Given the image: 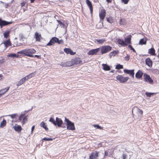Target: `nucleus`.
I'll use <instances>...</instances> for the list:
<instances>
[{
    "instance_id": "f704fd0d",
    "label": "nucleus",
    "mask_w": 159,
    "mask_h": 159,
    "mask_svg": "<svg viewBox=\"0 0 159 159\" xmlns=\"http://www.w3.org/2000/svg\"><path fill=\"white\" fill-rule=\"evenodd\" d=\"M7 122L6 120L4 119L1 122L0 125V127L1 128H3L6 125Z\"/></svg>"
},
{
    "instance_id": "c756f323",
    "label": "nucleus",
    "mask_w": 159,
    "mask_h": 159,
    "mask_svg": "<svg viewBox=\"0 0 159 159\" xmlns=\"http://www.w3.org/2000/svg\"><path fill=\"white\" fill-rule=\"evenodd\" d=\"M40 126L43 128L46 131H47L48 130V129L47 127L46 123L44 122H42L40 123Z\"/></svg>"
},
{
    "instance_id": "5fc2aeb1",
    "label": "nucleus",
    "mask_w": 159,
    "mask_h": 159,
    "mask_svg": "<svg viewBox=\"0 0 159 159\" xmlns=\"http://www.w3.org/2000/svg\"><path fill=\"white\" fill-rule=\"evenodd\" d=\"M108 155V153L107 152L105 151V156H107Z\"/></svg>"
},
{
    "instance_id": "bb28decb",
    "label": "nucleus",
    "mask_w": 159,
    "mask_h": 159,
    "mask_svg": "<svg viewBox=\"0 0 159 159\" xmlns=\"http://www.w3.org/2000/svg\"><path fill=\"white\" fill-rule=\"evenodd\" d=\"M73 65L72 62V60L70 61H66L62 65V66H70Z\"/></svg>"
},
{
    "instance_id": "a18cd8bd",
    "label": "nucleus",
    "mask_w": 159,
    "mask_h": 159,
    "mask_svg": "<svg viewBox=\"0 0 159 159\" xmlns=\"http://www.w3.org/2000/svg\"><path fill=\"white\" fill-rule=\"evenodd\" d=\"M26 3V2H25V1H23L22 2H21L20 3V5H21V7H24L25 6Z\"/></svg>"
},
{
    "instance_id": "f8f14e48",
    "label": "nucleus",
    "mask_w": 159,
    "mask_h": 159,
    "mask_svg": "<svg viewBox=\"0 0 159 159\" xmlns=\"http://www.w3.org/2000/svg\"><path fill=\"white\" fill-rule=\"evenodd\" d=\"M86 2L90 10L92 15L93 14V8L92 2L89 0H86Z\"/></svg>"
},
{
    "instance_id": "39448f33",
    "label": "nucleus",
    "mask_w": 159,
    "mask_h": 159,
    "mask_svg": "<svg viewBox=\"0 0 159 159\" xmlns=\"http://www.w3.org/2000/svg\"><path fill=\"white\" fill-rule=\"evenodd\" d=\"M112 48L109 45L103 46L101 47L100 50L102 54L106 53L111 50Z\"/></svg>"
},
{
    "instance_id": "4be33fe9",
    "label": "nucleus",
    "mask_w": 159,
    "mask_h": 159,
    "mask_svg": "<svg viewBox=\"0 0 159 159\" xmlns=\"http://www.w3.org/2000/svg\"><path fill=\"white\" fill-rule=\"evenodd\" d=\"M132 36L131 35H129L126 37L125 38V43L126 44H127V45L128 44L131 43V39Z\"/></svg>"
},
{
    "instance_id": "c03bdc74",
    "label": "nucleus",
    "mask_w": 159,
    "mask_h": 159,
    "mask_svg": "<svg viewBox=\"0 0 159 159\" xmlns=\"http://www.w3.org/2000/svg\"><path fill=\"white\" fill-rule=\"evenodd\" d=\"M52 139L51 138H44L43 139V140H44L46 141H52Z\"/></svg>"
},
{
    "instance_id": "cd10ccee",
    "label": "nucleus",
    "mask_w": 159,
    "mask_h": 159,
    "mask_svg": "<svg viewBox=\"0 0 159 159\" xmlns=\"http://www.w3.org/2000/svg\"><path fill=\"white\" fill-rule=\"evenodd\" d=\"M148 53L152 56L155 55V51L154 48H152L149 49L148 50Z\"/></svg>"
},
{
    "instance_id": "ddd939ff",
    "label": "nucleus",
    "mask_w": 159,
    "mask_h": 159,
    "mask_svg": "<svg viewBox=\"0 0 159 159\" xmlns=\"http://www.w3.org/2000/svg\"><path fill=\"white\" fill-rule=\"evenodd\" d=\"M100 49V48H98L96 49L90 50L88 52V54L89 55H96L99 51Z\"/></svg>"
},
{
    "instance_id": "f03ea898",
    "label": "nucleus",
    "mask_w": 159,
    "mask_h": 159,
    "mask_svg": "<svg viewBox=\"0 0 159 159\" xmlns=\"http://www.w3.org/2000/svg\"><path fill=\"white\" fill-rule=\"evenodd\" d=\"M55 43H57L58 44H63L64 43V42L63 39L59 40L58 38L54 37L52 38L46 46H54Z\"/></svg>"
},
{
    "instance_id": "b1692460",
    "label": "nucleus",
    "mask_w": 159,
    "mask_h": 159,
    "mask_svg": "<svg viewBox=\"0 0 159 159\" xmlns=\"http://www.w3.org/2000/svg\"><path fill=\"white\" fill-rule=\"evenodd\" d=\"M13 128L18 133L20 132L22 129L21 126L18 125L17 124H16L13 127Z\"/></svg>"
},
{
    "instance_id": "dca6fc26",
    "label": "nucleus",
    "mask_w": 159,
    "mask_h": 159,
    "mask_svg": "<svg viewBox=\"0 0 159 159\" xmlns=\"http://www.w3.org/2000/svg\"><path fill=\"white\" fill-rule=\"evenodd\" d=\"M124 71L125 73L129 74V75L130 76H131V77L134 78V70H130L127 69H125L124 70Z\"/></svg>"
},
{
    "instance_id": "ea45409f",
    "label": "nucleus",
    "mask_w": 159,
    "mask_h": 159,
    "mask_svg": "<svg viewBox=\"0 0 159 159\" xmlns=\"http://www.w3.org/2000/svg\"><path fill=\"white\" fill-rule=\"evenodd\" d=\"M123 68V66L122 65H120V64H118L116 66V69H121Z\"/></svg>"
},
{
    "instance_id": "473e14b6",
    "label": "nucleus",
    "mask_w": 159,
    "mask_h": 159,
    "mask_svg": "<svg viewBox=\"0 0 159 159\" xmlns=\"http://www.w3.org/2000/svg\"><path fill=\"white\" fill-rule=\"evenodd\" d=\"M26 80L25 79V78L24 77L22 78L21 80H20L17 83V86H19L22 84H23L26 81Z\"/></svg>"
},
{
    "instance_id": "8fccbe9b",
    "label": "nucleus",
    "mask_w": 159,
    "mask_h": 159,
    "mask_svg": "<svg viewBox=\"0 0 159 159\" xmlns=\"http://www.w3.org/2000/svg\"><path fill=\"white\" fill-rule=\"evenodd\" d=\"M34 57H37L38 58L41 59V55H35L34 56Z\"/></svg>"
},
{
    "instance_id": "7ed1b4c3",
    "label": "nucleus",
    "mask_w": 159,
    "mask_h": 159,
    "mask_svg": "<svg viewBox=\"0 0 159 159\" xmlns=\"http://www.w3.org/2000/svg\"><path fill=\"white\" fill-rule=\"evenodd\" d=\"M49 121L52 122L55 125H57L58 127H61L63 123L62 120L57 117L56 118V120H55L53 118H50Z\"/></svg>"
},
{
    "instance_id": "f3484780",
    "label": "nucleus",
    "mask_w": 159,
    "mask_h": 159,
    "mask_svg": "<svg viewBox=\"0 0 159 159\" xmlns=\"http://www.w3.org/2000/svg\"><path fill=\"white\" fill-rule=\"evenodd\" d=\"M117 43L121 46L125 47L127 46V44H126L125 41L122 39H118L117 40Z\"/></svg>"
},
{
    "instance_id": "680f3d73",
    "label": "nucleus",
    "mask_w": 159,
    "mask_h": 159,
    "mask_svg": "<svg viewBox=\"0 0 159 159\" xmlns=\"http://www.w3.org/2000/svg\"><path fill=\"white\" fill-rule=\"evenodd\" d=\"M98 0H94V2H98Z\"/></svg>"
},
{
    "instance_id": "603ef678",
    "label": "nucleus",
    "mask_w": 159,
    "mask_h": 159,
    "mask_svg": "<svg viewBox=\"0 0 159 159\" xmlns=\"http://www.w3.org/2000/svg\"><path fill=\"white\" fill-rule=\"evenodd\" d=\"M128 47L130 48V49L131 50L134 48H133L132 46L130 45H129L128 46Z\"/></svg>"
},
{
    "instance_id": "4468645a",
    "label": "nucleus",
    "mask_w": 159,
    "mask_h": 159,
    "mask_svg": "<svg viewBox=\"0 0 159 159\" xmlns=\"http://www.w3.org/2000/svg\"><path fill=\"white\" fill-rule=\"evenodd\" d=\"M8 116L10 117L13 119L12 121L15 122H19V118L18 119V116L17 114L9 115H8Z\"/></svg>"
},
{
    "instance_id": "69168bd1",
    "label": "nucleus",
    "mask_w": 159,
    "mask_h": 159,
    "mask_svg": "<svg viewBox=\"0 0 159 159\" xmlns=\"http://www.w3.org/2000/svg\"><path fill=\"white\" fill-rule=\"evenodd\" d=\"M114 72L113 70H111V73H113Z\"/></svg>"
},
{
    "instance_id": "72a5a7b5",
    "label": "nucleus",
    "mask_w": 159,
    "mask_h": 159,
    "mask_svg": "<svg viewBox=\"0 0 159 159\" xmlns=\"http://www.w3.org/2000/svg\"><path fill=\"white\" fill-rule=\"evenodd\" d=\"M147 42V39L146 38H143L140 40L139 44L143 45L146 44Z\"/></svg>"
},
{
    "instance_id": "4d7b16f0",
    "label": "nucleus",
    "mask_w": 159,
    "mask_h": 159,
    "mask_svg": "<svg viewBox=\"0 0 159 159\" xmlns=\"http://www.w3.org/2000/svg\"><path fill=\"white\" fill-rule=\"evenodd\" d=\"M131 50H132V51H133L134 52H135H135H136V51L135 50V49H134V48H133V49H132Z\"/></svg>"
},
{
    "instance_id": "393cba45",
    "label": "nucleus",
    "mask_w": 159,
    "mask_h": 159,
    "mask_svg": "<svg viewBox=\"0 0 159 159\" xmlns=\"http://www.w3.org/2000/svg\"><path fill=\"white\" fill-rule=\"evenodd\" d=\"M143 75V73L140 70H139L135 74V77L137 79L141 78Z\"/></svg>"
},
{
    "instance_id": "e433bc0d",
    "label": "nucleus",
    "mask_w": 159,
    "mask_h": 159,
    "mask_svg": "<svg viewBox=\"0 0 159 159\" xmlns=\"http://www.w3.org/2000/svg\"><path fill=\"white\" fill-rule=\"evenodd\" d=\"M10 33V31L9 30L5 31L3 34L4 38H7L9 36Z\"/></svg>"
},
{
    "instance_id": "052dcab7",
    "label": "nucleus",
    "mask_w": 159,
    "mask_h": 159,
    "mask_svg": "<svg viewBox=\"0 0 159 159\" xmlns=\"http://www.w3.org/2000/svg\"><path fill=\"white\" fill-rule=\"evenodd\" d=\"M2 75L0 74V80H1V79H2Z\"/></svg>"
},
{
    "instance_id": "37998d69",
    "label": "nucleus",
    "mask_w": 159,
    "mask_h": 159,
    "mask_svg": "<svg viewBox=\"0 0 159 159\" xmlns=\"http://www.w3.org/2000/svg\"><path fill=\"white\" fill-rule=\"evenodd\" d=\"M6 61V60L4 58H2L0 59V65L3 64Z\"/></svg>"
},
{
    "instance_id": "a211bd4d",
    "label": "nucleus",
    "mask_w": 159,
    "mask_h": 159,
    "mask_svg": "<svg viewBox=\"0 0 159 159\" xmlns=\"http://www.w3.org/2000/svg\"><path fill=\"white\" fill-rule=\"evenodd\" d=\"M3 43L4 45V47L5 49H6L9 46H11L12 45L11 43L10 39L6 40Z\"/></svg>"
},
{
    "instance_id": "1a4fd4ad",
    "label": "nucleus",
    "mask_w": 159,
    "mask_h": 159,
    "mask_svg": "<svg viewBox=\"0 0 159 159\" xmlns=\"http://www.w3.org/2000/svg\"><path fill=\"white\" fill-rule=\"evenodd\" d=\"M106 11L104 9H102L101 10L99 13V16L101 21H103L106 16Z\"/></svg>"
},
{
    "instance_id": "de8ad7c7",
    "label": "nucleus",
    "mask_w": 159,
    "mask_h": 159,
    "mask_svg": "<svg viewBox=\"0 0 159 159\" xmlns=\"http://www.w3.org/2000/svg\"><path fill=\"white\" fill-rule=\"evenodd\" d=\"M125 59L126 61H129V56L127 55L125 58Z\"/></svg>"
},
{
    "instance_id": "6ab92c4d",
    "label": "nucleus",
    "mask_w": 159,
    "mask_h": 159,
    "mask_svg": "<svg viewBox=\"0 0 159 159\" xmlns=\"http://www.w3.org/2000/svg\"><path fill=\"white\" fill-rule=\"evenodd\" d=\"M64 51L67 54H70L71 55H74L75 54V52H74L70 48H65L64 49Z\"/></svg>"
},
{
    "instance_id": "3c124183",
    "label": "nucleus",
    "mask_w": 159,
    "mask_h": 159,
    "mask_svg": "<svg viewBox=\"0 0 159 159\" xmlns=\"http://www.w3.org/2000/svg\"><path fill=\"white\" fill-rule=\"evenodd\" d=\"M34 128H35V126H34V125L32 127V128H31V132H32V133H33V131L34 130Z\"/></svg>"
},
{
    "instance_id": "2f4dec72",
    "label": "nucleus",
    "mask_w": 159,
    "mask_h": 159,
    "mask_svg": "<svg viewBox=\"0 0 159 159\" xmlns=\"http://www.w3.org/2000/svg\"><path fill=\"white\" fill-rule=\"evenodd\" d=\"M35 72H34V73H31L29 74L27 76L24 77L25 79L26 80H27L29 79L30 78L32 77H33L35 75Z\"/></svg>"
},
{
    "instance_id": "13d9d810",
    "label": "nucleus",
    "mask_w": 159,
    "mask_h": 159,
    "mask_svg": "<svg viewBox=\"0 0 159 159\" xmlns=\"http://www.w3.org/2000/svg\"><path fill=\"white\" fill-rule=\"evenodd\" d=\"M140 113H141V114L142 115H143V111L142 110H140Z\"/></svg>"
},
{
    "instance_id": "7c9ffc66",
    "label": "nucleus",
    "mask_w": 159,
    "mask_h": 159,
    "mask_svg": "<svg viewBox=\"0 0 159 159\" xmlns=\"http://www.w3.org/2000/svg\"><path fill=\"white\" fill-rule=\"evenodd\" d=\"M7 57H10L11 58H18L19 57V55H17L15 53H11L7 55Z\"/></svg>"
},
{
    "instance_id": "c9c22d12",
    "label": "nucleus",
    "mask_w": 159,
    "mask_h": 159,
    "mask_svg": "<svg viewBox=\"0 0 159 159\" xmlns=\"http://www.w3.org/2000/svg\"><path fill=\"white\" fill-rule=\"evenodd\" d=\"M96 41L99 44H102L105 42L106 40L105 39H96Z\"/></svg>"
},
{
    "instance_id": "9b49d317",
    "label": "nucleus",
    "mask_w": 159,
    "mask_h": 159,
    "mask_svg": "<svg viewBox=\"0 0 159 159\" xmlns=\"http://www.w3.org/2000/svg\"><path fill=\"white\" fill-rule=\"evenodd\" d=\"M12 21L8 22L5 20H3L0 18V26L2 27L3 26H6L9 24L12 23Z\"/></svg>"
},
{
    "instance_id": "09e8293b",
    "label": "nucleus",
    "mask_w": 159,
    "mask_h": 159,
    "mask_svg": "<svg viewBox=\"0 0 159 159\" xmlns=\"http://www.w3.org/2000/svg\"><path fill=\"white\" fill-rule=\"evenodd\" d=\"M57 22L60 25H64V24L61 21L59 20H58Z\"/></svg>"
},
{
    "instance_id": "4c0bfd02",
    "label": "nucleus",
    "mask_w": 159,
    "mask_h": 159,
    "mask_svg": "<svg viewBox=\"0 0 159 159\" xmlns=\"http://www.w3.org/2000/svg\"><path fill=\"white\" fill-rule=\"evenodd\" d=\"M22 45L21 43H18L17 41H15L14 42V45L12 47L20 46Z\"/></svg>"
},
{
    "instance_id": "0eeeda50",
    "label": "nucleus",
    "mask_w": 159,
    "mask_h": 159,
    "mask_svg": "<svg viewBox=\"0 0 159 159\" xmlns=\"http://www.w3.org/2000/svg\"><path fill=\"white\" fill-rule=\"evenodd\" d=\"M116 79L120 83H124L127 81L129 79V77H125L122 75H118L117 76Z\"/></svg>"
},
{
    "instance_id": "0e129e2a",
    "label": "nucleus",
    "mask_w": 159,
    "mask_h": 159,
    "mask_svg": "<svg viewBox=\"0 0 159 159\" xmlns=\"http://www.w3.org/2000/svg\"><path fill=\"white\" fill-rule=\"evenodd\" d=\"M23 36H22L21 37V39H22L23 38Z\"/></svg>"
},
{
    "instance_id": "5701e85b",
    "label": "nucleus",
    "mask_w": 159,
    "mask_h": 159,
    "mask_svg": "<svg viewBox=\"0 0 159 159\" xmlns=\"http://www.w3.org/2000/svg\"><path fill=\"white\" fill-rule=\"evenodd\" d=\"M119 24L120 25H125L127 22L125 18H120L119 21Z\"/></svg>"
},
{
    "instance_id": "f257e3e1",
    "label": "nucleus",
    "mask_w": 159,
    "mask_h": 159,
    "mask_svg": "<svg viewBox=\"0 0 159 159\" xmlns=\"http://www.w3.org/2000/svg\"><path fill=\"white\" fill-rule=\"evenodd\" d=\"M36 51L33 48H28L25 49L21 51L18 52L17 54H22L24 56H27L30 57H34L33 54L36 53Z\"/></svg>"
},
{
    "instance_id": "6e6d98bb",
    "label": "nucleus",
    "mask_w": 159,
    "mask_h": 159,
    "mask_svg": "<svg viewBox=\"0 0 159 159\" xmlns=\"http://www.w3.org/2000/svg\"><path fill=\"white\" fill-rule=\"evenodd\" d=\"M106 1L108 3H111L112 0H106Z\"/></svg>"
},
{
    "instance_id": "423d86ee",
    "label": "nucleus",
    "mask_w": 159,
    "mask_h": 159,
    "mask_svg": "<svg viewBox=\"0 0 159 159\" xmlns=\"http://www.w3.org/2000/svg\"><path fill=\"white\" fill-rule=\"evenodd\" d=\"M27 117L28 116L26 115L25 113L21 114L19 117V122H20L22 120V125H24L27 121Z\"/></svg>"
},
{
    "instance_id": "864d4df0",
    "label": "nucleus",
    "mask_w": 159,
    "mask_h": 159,
    "mask_svg": "<svg viewBox=\"0 0 159 159\" xmlns=\"http://www.w3.org/2000/svg\"><path fill=\"white\" fill-rule=\"evenodd\" d=\"M107 22H109L110 23H111V21L110 20V19L109 18H107Z\"/></svg>"
},
{
    "instance_id": "9d476101",
    "label": "nucleus",
    "mask_w": 159,
    "mask_h": 159,
    "mask_svg": "<svg viewBox=\"0 0 159 159\" xmlns=\"http://www.w3.org/2000/svg\"><path fill=\"white\" fill-rule=\"evenodd\" d=\"M73 65L82 64V61L80 60V59L79 57H75L71 59Z\"/></svg>"
},
{
    "instance_id": "6e6552de",
    "label": "nucleus",
    "mask_w": 159,
    "mask_h": 159,
    "mask_svg": "<svg viewBox=\"0 0 159 159\" xmlns=\"http://www.w3.org/2000/svg\"><path fill=\"white\" fill-rule=\"evenodd\" d=\"M143 80L144 81L150 84H153V80L150 77L149 75L146 73H145L143 75Z\"/></svg>"
},
{
    "instance_id": "49530a36",
    "label": "nucleus",
    "mask_w": 159,
    "mask_h": 159,
    "mask_svg": "<svg viewBox=\"0 0 159 159\" xmlns=\"http://www.w3.org/2000/svg\"><path fill=\"white\" fill-rule=\"evenodd\" d=\"M129 0H121V1L122 2L124 3L125 4H127L128 3Z\"/></svg>"
},
{
    "instance_id": "a878e982",
    "label": "nucleus",
    "mask_w": 159,
    "mask_h": 159,
    "mask_svg": "<svg viewBox=\"0 0 159 159\" xmlns=\"http://www.w3.org/2000/svg\"><path fill=\"white\" fill-rule=\"evenodd\" d=\"M10 89L9 87H8L2 89L0 90V97L7 92Z\"/></svg>"
},
{
    "instance_id": "bf43d9fd",
    "label": "nucleus",
    "mask_w": 159,
    "mask_h": 159,
    "mask_svg": "<svg viewBox=\"0 0 159 159\" xmlns=\"http://www.w3.org/2000/svg\"><path fill=\"white\" fill-rule=\"evenodd\" d=\"M34 1L35 0H30V2L32 3H33L34 2Z\"/></svg>"
},
{
    "instance_id": "e2e57ef3",
    "label": "nucleus",
    "mask_w": 159,
    "mask_h": 159,
    "mask_svg": "<svg viewBox=\"0 0 159 159\" xmlns=\"http://www.w3.org/2000/svg\"><path fill=\"white\" fill-rule=\"evenodd\" d=\"M0 3H3V4L4 3V2H3L2 1H0Z\"/></svg>"
},
{
    "instance_id": "79ce46f5",
    "label": "nucleus",
    "mask_w": 159,
    "mask_h": 159,
    "mask_svg": "<svg viewBox=\"0 0 159 159\" xmlns=\"http://www.w3.org/2000/svg\"><path fill=\"white\" fill-rule=\"evenodd\" d=\"M93 125L96 129H102V128L101 126L98 125Z\"/></svg>"
},
{
    "instance_id": "412c9836",
    "label": "nucleus",
    "mask_w": 159,
    "mask_h": 159,
    "mask_svg": "<svg viewBox=\"0 0 159 159\" xmlns=\"http://www.w3.org/2000/svg\"><path fill=\"white\" fill-rule=\"evenodd\" d=\"M146 64L150 67H151L152 65V62L150 58L148 57L145 60Z\"/></svg>"
},
{
    "instance_id": "a19ab883",
    "label": "nucleus",
    "mask_w": 159,
    "mask_h": 159,
    "mask_svg": "<svg viewBox=\"0 0 159 159\" xmlns=\"http://www.w3.org/2000/svg\"><path fill=\"white\" fill-rule=\"evenodd\" d=\"M117 53V52L116 51H114L111 52L110 54V56H114Z\"/></svg>"
},
{
    "instance_id": "20e7f679",
    "label": "nucleus",
    "mask_w": 159,
    "mask_h": 159,
    "mask_svg": "<svg viewBox=\"0 0 159 159\" xmlns=\"http://www.w3.org/2000/svg\"><path fill=\"white\" fill-rule=\"evenodd\" d=\"M65 121L66 122L67 129L72 131L75 130V128L74 123L71 122L66 117L65 118Z\"/></svg>"
},
{
    "instance_id": "c85d7f7f",
    "label": "nucleus",
    "mask_w": 159,
    "mask_h": 159,
    "mask_svg": "<svg viewBox=\"0 0 159 159\" xmlns=\"http://www.w3.org/2000/svg\"><path fill=\"white\" fill-rule=\"evenodd\" d=\"M103 69L106 71H109L110 70V66L107 64H103L102 65Z\"/></svg>"
},
{
    "instance_id": "58836bf2",
    "label": "nucleus",
    "mask_w": 159,
    "mask_h": 159,
    "mask_svg": "<svg viewBox=\"0 0 159 159\" xmlns=\"http://www.w3.org/2000/svg\"><path fill=\"white\" fill-rule=\"evenodd\" d=\"M156 94V93H150L148 92H146L145 93L146 95L148 97H150L153 94Z\"/></svg>"
},
{
    "instance_id": "2eb2a0df",
    "label": "nucleus",
    "mask_w": 159,
    "mask_h": 159,
    "mask_svg": "<svg viewBox=\"0 0 159 159\" xmlns=\"http://www.w3.org/2000/svg\"><path fill=\"white\" fill-rule=\"evenodd\" d=\"M98 153L96 151L94 152H92L89 156V159H98Z\"/></svg>"
},
{
    "instance_id": "aec40b11",
    "label": "nucleus",
    "mask_w": 159,
    "mask_h": 159,
    "mask_svg": "<svg viewBox=\"0 0 159 159\" xmlns=\"http://www.w3.org/2000/svg\"><path fill=\"white\" fill-rule=\"evenodd\" d=\"M34 38L36 41L40 42L41 39H42V36L40 34H39L37 32L35 33Z\"/></svg>"
}]
</instances>
